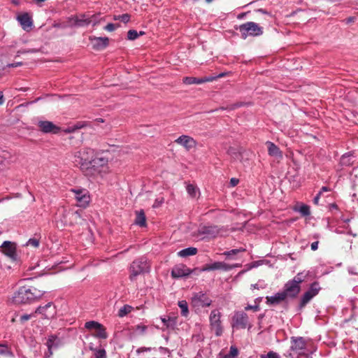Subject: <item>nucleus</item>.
Instances as JSON below:
<instances>
[{
	"label": "nucleus",
	"instance_id": "nucleus-1",
	"mask_svg": "<svg viewBox=\"0 0 358 358\" xmlns=\"http://www.w3.org/2000/svg\"><path fill=\"white\" fill-rule=\"evenodd\" d=\"M44 292V291L39 290L34 287L22 286L14 293L12 301L16 304L31 303L40 299Z\"/></svg>",
	"mask_w": 358,
	"mask_h": 358
},
{
	"label": "nucleus",
	"instance_id": "nucleus-2",
	"mask_svg": "<svg viewBox=\"0 0 358 358\" xmlns=\"http://www.w3.org/2000/svg\"><path fill=\"white\" fill-rule=\"evenodd\" d=\"M309 273V271H305L300 272L292 280L287 281L285 284L284 289L282 292L287 299H294L298 296L301 291L300 284L306 280Z\"/></svg>",
	"mask_w": 358,
	"mask_h": 358
},
{
	"label": "nucleus",
	"instance_id": "nucleus-3",
	"mask_svg": "<svg viewBox=\"0 0 358 358\" xmlns=\"http://www.w3.org/2000/svg\"><path fill=\"white\" fill-rule=\"evenodd\" d=\"M95 151L85 148L78 151L74 155V162L79 165L80 169L86 174L92 173V163Z\"/></svg>",
	"mask_w": 358,
	"mask_h": 358
},
{
	"label": "nucleus",
	"instance_id": "nucleus-4",
	"mask_svg": "<svg viewBox=\"0 0 358 358\" xmlns=\"http://www.w3.org/2000/svg\"><path fill=\"white\" fill-rule=\"evenodd\" d=\"M150 269V264L148 259L141 257L134 260L129 268V279L133 281L136 280V276L144 273L149 272Z\"/></svg>",
	"mask_w": 358,
	"mask_h": 358
},
{
	"label": "nucleus",
	"instance_id": "nucleus-5",
	"mask_svg": "<svg viewBox=\"0 0 358 358\" xmlns=\"http://www.w3.org/2000/svg\"><path fill=\"white\" fill-rule=\"evenodd\" d=\"M238 30L243 39L247 38L248 36H259L264 33L263 27L254 22H247L241 24Z\"/></svg>",
	"mask_w": 358,
	"mask_h": 358
},
{
	"label": "nucleus",
	"instance_id": "nucleus-6",
	"mask_svg": "<svg viewBox=\"0 0 358 358\" xmlns=\"http://www.w3.org/2000/svg\"><path fill=\"white\" fill-rule=\"evenodd\" d=\"M231 327L234 330L240 329H248L252 328V324L249 322L248 315L243 311H235L231 322Z\"/></svg>",
	"mask_w": 358,
	"mask_h": 358
},
{
	"label": "nucleus",
	"instance_id": "nucleus-7",
	"mask_svg": "<svg viewBox=\"0 0 358 358\" xmlns=\"http://www.w3.org/2000/svg\"><path fill=\"white\" fill-rule=\"evenodd\" d=\"M222 313L218 309L211 310L209 315V326L217 337L221 336L224 331L222 324Z\"/></svg>",
	"mask_w": 358,
	"mask_h": 358
},
{
	"label": "nucleus",
	"instance_id": "nucleus-8",
	"mask_svg": "<svg viewBox=\"0 0 358 358\" xmlns=\"http://www.w3.org/2000/svg\"><path fill=\"white\" fill-rule=\"evenodd\" d=\"M211 303L212 300L202 292L194 293L191 299V306L197 310L208 307Z\"/></svg>",
	"mask_w": 358,
	"mask_h": 358
},
{
	"label": "nucleus",
	"instance_id": "nucleus-9",
	"mask_svg": "<svg viewBox=\"0 0 358 358\" xmlns=\"http://www.w3.org/2000/svg\"><path fill=\"white\" fill-rule=\"evenodd\" d=\"M34 314L41 315L43 319L52 320L57 315V308L53 303L49 302L38 307Z\"/></svg>",
	"mask_w": 358,
	"mask_h": 358
},
{
	"label": "nucleus",
	"instance_id": "nucleus-10",
	"mask_svg": "<svg viewBox=\"0 0 358 358\" xmlns=\"http://www.w3.org/2000/svg\"><path fill=\"white\" fill-rule=\"evenodd\" d=\"M81 216L78 211L63 209L61 222L64 225L73 226L78 222Z\"/></svg>",
	"mask_w": 358,
	"mask_h": 358
},
{
	"label": "nucleus",
	"instance_id": "nucleus-11",
	"mask_svg": "<svg viewBox=\"0 0 358 358\" xmlns=\"http://www.w3.org/2000/svg\"><path fill=\"white\" fill-rule=\"evenodd\" d=\"M227 75V73H221L217 76H205L203 78H198L195 77H184L182 79V83L185 85H192V84H202L207 82H213L217 78H222Z\"/></svg>",
	"mask_w": 358,
	"mask_h": 358
},
{
	"label": "nucleus",
	"instance_id": "nucleus-12",
	"mask_svg": "<svg viewBox=\"0 0 358 358\" xmlns=\"http://www.w3.org/2000/svg\"><path fill=\"white\" fill-rule=\"evenodd\" d=\"M16 250V244L8 241H4L0 247V251L12 261H16L17 259Z\"/></svg>",
	"mask_w": 358,
	"mask_h": 358
},
{
	"label": "nucleus",
	"instance_id": "nucleus-13",
	"mask_svg": "<svg viewBox=\"0 0 358 358\" xmlns=\"http://www.w3.org/2000/svg\"><path fill=\"white\" fill-rule=\"evenodd\" d=\"M320 289L319 283L314 282L310 285L308 291H306L301 297L300 307H304L315 296H316Z\"/></svg>",
	"mask_w": 358,
	"mask_h": 358
},
{
	"label": "nucleus",
	"instance_id": "nucleus-14",
	"mask_svg": "<svg viewBox=\"0 0 358 358\" xmlns=\"http://www.w3.org/2000/svg\"><path fill=\"white\" fill-rule=\"evenodd\" d=\"M306 343L303 337H292L290 350L298 355H304Z\"/></svg>",
	"mask_w": 358,
	"mask_h": 358
},
{
	"label": "nucleus",
	"instance_id": "nucleus-15",
	"mask_svg": "<svg viewBox=\"0 0 358 358\" xmlns=\"http://www.w3.org/2000/svg\"><path fill=\"white\" fill-rule=\"evenodd\" d=\"M104 152L102 153H94V157L92 163V173L94 171H98L100 168H102L108 164V157L104 155Z\"/></svg>",
	"mask_w": 358,
	"mask_h": 358
},
{
	"label": "nucleus",
	"instance_id": "nucleus-16",
	"mask_svg": "<svg viewBox=\"0 0 358 358\" xmlns=\"http://www.w3.org/2000/svg\"><path fill=\"white\" fill-rule=\"evenodd\" d=\"M175 143L182 146L187 151H189L191 149L195 148L197 145L196 141L188 135L180 136L175 140Z\"/></svg>",
	"mask_w": 358,
	"mask_h": 358
},
{
	"label": "nucleus",
	"instance_id": "nucleus-17",
	"mask_svg": "<svg viewBox=\"0 0 358 358\" xmlns=\"http://www.w3.org/2000/svg\"><path fill=\"white\" fill-rule=\"evenodd\" d=\"M75 194V198L77 201L78 206L81 207H85L90 202V196L88 194V192L84 189H72L71 190Z\"/></svg>",
	"mask_w": 358,
	"mask_h": 358
},
{
	"label": "nucleus",
	"instance_id": "nucleus-18",
	"mask_svg": "<svg viewBox=\"0 0 358 358\" xmlns=\"http://www.w3.org/2000/svg\"><path fill=\"white\" fill-rule=\"evenodd\" d=\"M90 40L91 41L92 48L95 50H103L109 44V38L108 37L90 36Z\"/></svg>",
	"mask_w": 358,
	"mask_h": 358
},
{
	"label": "nucleus",
	"instance_id": "nucleus-19",
	"mask_svg": "<svg viewBox=\"0 0 358 358\" xmlns=\"http://www.w3.org/2000/svg\"><path fill=\"white\" fill-rule=\"evenodd\" d=\"M38 126L43 133L57 134L60 131V128L50 121H39Z\"/></svg>",
	"mask_w": 358,
	"mask_h": 358
},
{
	"label": "nucleus",
	"instance_id": "nucleus-20",
	"mask_svg": "<svg viewBox=\"0 0 358 358\" xmlns=\"http://www.w3.org/2000/svg\"><path fill=\"white\" fill-rule=\"evenodd\" d=\"M236 266L227 264L223 262H215L213 264H206L202 268V271H214V270H223L229 271L234 268Z\"/></svg>",
	"mask_w": 358,
	"mask_h": 358
},
{
	"label": "nucleus",
	"instance_id": "nucleus-21",
	"mask_svg": "<svg viewBox=\"0 0 358 358\" xmlns=\"http://www.w3.org/2000/svg\"><path fill=\"white\" fill-rule=\"evenodd\" d=\"M190 273V269L183 264L176 266L171 271V275L174 278H182Z\"/></svg>",
	"mask_w": 358,
	"mask_h": 358
},
{
	"label": "nucleus",
	"instance_id": "nucleus-22",
	"mask_svg": "<svg viewBox=\"0 0 358 358\" xmlns=\"http://www.w3.org/2000/svg\"><path fill=\"white\" fill-rule=\"evenodd\" d=\"M69 22L71 26L83 27L89 24L91 20L86 17L85 15H81L80 16L75 15L69 18Z\"/></svg>",
	"mask_w": 358,
	"mask_h": 358
},
{
	"label": "nucleus",
	"instance_id": "nucleus-23",
	"mask_svg": "<svg viewBox=\"0 0 358 358\" xmlns=\"http://www.w3.org/2000/svg\"><path fill=\"white\" fill-rule=\"evenodd\" d=\"M287 298L285 297V294L282 293V292H280L276 293L273 296H266V304L274 306L278 305L281 302L284 301Z\"/></svg>",
	"mask_w": 358,
	"mask_h": 358
},
{
	"label": "nucleus",
	"instance_id": "nucleus-24",
	"mask_svg": "<svg viewBox=\"0 0 358 358\" xmlns=\"http://www.w3.org/2000/svg\"><path fill=\"white\" fill-rule=\"evenodd\" d=\"M17 20L24 30L30 29L33 24L31 17L28 13H23L17 16Z\"/></svg>",
	"mask_w": 358,
	"mask_h": 358
},
{
	"label": "nucleus",
	"instance_id": "nucleus-25",
	"mask_svg": "<svg viewBox=\"0 0 358 358\" xmlns=\"http://www.w3.org/2000/svg\"><path fill=\"white\" fill-rule=\"evenodd\" d=\"M266 144L267 145L268 152L270 156L275 157L278 159L282 158V153L277 145L271 141H267Z\"/></svg>",
	"mask_w": 358,
	"mask_h": 358
},
{
	"label": "nucleus",
	"instance_id": "nucleus-26",
	"mask_svg": "<svg viewBox=\"0 0 358 358\" xmlns=\"http://www.w3.org/2000/svg\"><path fill=\"white\" fill-rule=\"evenodd\" d=\"M201 233L208 237H215L219 234V229L216 226H205L201 229Z\"/></svg>",
	"mask_w": 358,
	"mask_h": 358
},
{
	"label": "nucleus",
	"instance_id": "nucleus-27",
	"mask_svg": "<svg viewBox=\"0 0 358 358\" xmlns=\"http://www.w3.org/2000/svg\"><path fill=\"white\" fill-rule=\"evenodd\" d=\"M46 345L48 348L49 356L52 355V349L58 346V339L55 336H50L48 337Z\"/></svg>",
	"mask_w": 358,
	"mask_h": 358
},
{
	"label": "nucleus",
	"instance_id": "nucleus-28",
	"mask_svg": "<svg viewBox=\"0 0 358 358\" xmlns=\"http://www.w3.org/2000/svg\"><path fill=\"white\" fill-rule=\"evenodd\" d=\"M186 190H187L188 194L192 198H194V199L198 198L200 195L199 189L195 185H193V184L187 185Z\"/></svg>",
	"mask_w": 358,
	"mask_h": 358
},
{
	"label": "nucleus",
	"instance_id": "nucleus-29",
	"mask_svg": "<svg viewBox=\"0 0 358 358\" xmlns=\"http://www.w3.org/2000/svg\"><path fill=\"white\" fill-rule=\"evenodd\" d=\"M196 253L197 249L196 248L189 247L179 251L178 255L181 257H187L195 255Z\"/></svg>",
	"mask_w": 358,
	"mask_h": 358
},
{
	"label": "nucleus",
	"instance_id": "nucleus-30",
	"mask_svg": "<svg viewBox=\"0 0 358 358\" xmlns=\"http://www.w3.org/2000/svg\"><path fill=\"white\" fill-rule=\"evenodd\" d=\"M135 224L140 227H145L146 218L143 210L136 212V217L135 220Z\"/></svg>",
	"mask_w": 358,
	"mask_h": 358
},
{
	"label": "nucleus",
	"instance_id": "nucleus-31",
	"mask_svg": "<svg viewBox=\"0 0 358 358\" xmlns=\"http://www.w3.org/2000/svg\"><path fill=\"white\" fill-rule=\"evenodd\" d=\"M353 158H354V157L352 156V155H350V154L343 155L341 158L340 163H341V166H351L354 164V162H355Z\"/></svg>",
	"mask_w": 358,
	"mask_h": 358
},
{
	"label": "nucleus",
	"instance_id": "nucleus-32",
	"mask_svg": "<svg viewBox=\"0 0 358 358\" xmlns=\"http://www.w3.org/2000/svg\"><path fill=\"white\" fill-rule=\"evenodd\" d=\"M0 355L6 356L10 358L14 357L13 352L7 345L0 343Z\"/></svg>",
	"mask_w": 358,
	"mask_h": 358
},
{
	"label": "nucleus",
	"instance_id": "nucleus-33",
	"mask_svg": "<svg viewBox=\"0 0 358 358\" xmlns=\"http://www.w3.org/2000/svg\"><path fill=\"white\" fill-rule=\"evenodd\" d=\"M85 124L83 122H78L76 124L68 127L65 130L64 132L66 134H71L75 132L76 130L82 129L85 127Z\"/></svg>",
	"mask_w": 358,
	"mask_h": 358
},
{
	"label": "nucleus",
	"instance_id": "nucleus-34",
	"mask_svg": "<svg viewBox=\"0 0 358 358\" xmlns=\"http://www.w3.org/2000/svg\"><path fill=\"white\" fill-rule=\"evenodd\" d=\"M178 306L180 308L181 315L183 317H187L189 315V309L187 302L185 300L180 301L178 302Z\"/></svg>",
	"mask_w": 358,
	"mask_h": 358
},
{
	"label": "nucleus",
	"instance_id": "nucleus-35",
	"mask_svg": "<svg viewBox=\"0 0 358 358\" xmlns=\"http://www.w3.org/2000/svg\"><path fill=\"white\" fill-rule=\"evenodd\" d=\"M133 308L129 305H124L122 306L118 312V316L120 317H123L129 313L132 310Z\"/></svg>",
	"mask_w": 358,
	"mask_h": 358
},
{
	"label": "nucleus",
	"instance_id": "nucleus-36",
	"mask_svg": "<svg viewBox=\"0 0 358 358\" xmlns=\"http://www.w3.org/2000/svg\"><path fill=\"white\" fill-rule=\"evenodd\" d=\"M295 211H299L302 216H308L310 214V207L307 205H302L299 208H294Z\"/></svg>",
	"mask_w": 358,
	"mask_h": 358
},
{
	"label": "nucleus",
	"instance_id": "nucleus-37",
	"mask_svg": "<svg viewBox=\"0 0 358 358\" xmlns=\"http://www.w3.org/2000/svg\"><path fill=\"white\" fill-rule=\"evenodd\" d=\"M96 336L100 338H106L108 337V334L106 331V329L103 327L102 324H101L100 328L96 329Z\"/></svg>",
	"mask_w": 358,
	"mask_h": 358
},
{
	"label": "nucleus",
	"instance_id": "nucleus-38",
	"mask_svg": "<svg viewBox=\"0 0 358 358\" xmlns=\"http://www.w3.org/2000/svg\"><path fill=\"white\" fill-rule=\"evenodd\" d=\"M101 324L100 323L97 322H95V321H90V322H87L85 324V327L87 329H98V328H100L101 327Z\"/></svg>",
	"mask_w": 358,
	"mask_h": 358
},
{
	"label": "nucleus",
	"instance_id": "nucleus-39",
	"mask_svg": "<svg viewBox=\"0 0 358 358\" xmlns=\"http://www.w3.org/2000/svg\"><path fill=\"white\" fill-rule=\"evenodd\" d=\"M238 349L232 345L230 347V349H229V353L226 356L227 358H235L238 356Z\"/></svg>",
	"mask_w": 358,
	"mask_h": 358
},
{
	"label": "nucleus",
	"instance_id": "nucleus-40",
	"mask_svg": "<svg viewBox=\"0 0 358 358\" xmlns=\"http://www.w3.org/2000/svg\"><path fill=\"white\" fill-rule=\"evenodd\" d=\"M114 20H120L122 22H123L124 23H127L130 20V15L127 13H125V14H122V15H115L114 17Z\"/></svg>",
	"mask_w": 358,
	"mask_h": 358
},
{
	"label": "nucleus",
	"instance_id": "nucleus-41",
	"mask_svg": "<svg viewBox=\"0 0 358 358\" xmlns=\"http://www.w3.org/2000/svg\"><path fill=\"white\" fill-rule=\"evenodd\" d=\"M246 250L245 248H241L239 249H233L231 250H229V251H226L223 253L224 255L227 256V257H229L231 255H236L239 252H245Z\"/></svg>",
	"mask_w": 358,
	"mask_h": 358
},
{
	"label": "nucleus",
	"instance_id": "nucleus-42",
	"mask_svg": "<svg viewBox=\"0 0 358 358\" xmlns=\"http://www.w3.org/2000/svg\"><path fill=\"white\" fill-rule=\"evenodd\" d=\"M27 245L36 248L39 246V240L36 238H30L27 241Z\"/></svg>",
	"mask_w": 358,
	"mask_h": 358
},
{
	"label": "nucleus",
	"instance_id": "nucleus-43",
	"mask_svg": "<svg viewBox=\"0 0 358 358\" xmlns=\"http://www.w3.org/2000/svg\"><path fill=\"white\" fill-rule=\"evenodd\" d=\"M260 358H280V356L278 353L273 351H270L266 355H261Z\"/></svg>",
	"mask_w": 358,
	"mask_h": 358
},
{
	"label": "nucleus",
	"instance_id": "nucleus-44",
	"mask_svg": "<svg viewBox=\"0 0 358 358\" xmlns=\"http://www.w3.org/2000/svg\"><path fill=\"white\" fill-rule=\"evenodd\" d=\"M138 36V34L136 30H129L127 33V38L129 40H135Z\"/></svg>",
	"mask_w": 358,
	"mask_h": 358
},
{
	"label": "nucleus",
	"instance_id": "nucleus-45",
	"mask_svg": "<svg viewBox=\"0 0 358 358\" xmlns=\"http://www.w3.org/2000/svg\"><path fill=\"white\" fill-rule=\"evenodd\" d=\"M96 358H106V353L105 350H99L95 353Z\"/></svg>",
	"mask_w": 358,
	"mask_h": 358
},
{
	"label": "nucleus",
	"instance_id": "nucleus-46",
	"mask_svg": "<svg viewBox=\"0 0 358 358\" xmlns=\"http://www.w3.org/2000/svg\"><path fill=\"white\" fill-rule=\"evenodd\" d=\"M164 198H162H162H158V199H157L155 201V202H154V203L152 205V207L153 208H158V207H159L164 203Z\"/></svg>",
	"mask_w": 358,
	"mask_h": 358
},
{
	"label": "nucleus",
	"instance_id": "nucleus-47",
	"mask_svg": "<svg viewBox=\"0 0 358 358\" xmlns=\"http://www.w3.org/2000/svg\"><path fill=\"white\" fill-rule=\"evenodd\" d=\"M34 316V314H31V315H28V314H24V315H22L20 316V322H24L25 321H27L29 320L31 317Z\"/></svg>",
	"mask_w": 358,
	"mask_h": 358
},
{
	"label": "nucleus",
	"instance_id": "nucleus-48",
	"mask_svg": "<svg viewBox=\"0 0 358 358\" xmlns=\"http://www.w3.org/2000/svg\"><path fill=\"white\" fill-rule=\"evenodd\" d=\"M116 28V26L113 23L108 24L105 27L104 29L108 31H113Z\"/></svg>",
	"mask_w": 358,
	"mask_h": 358
},
{
	"label": "nucleus",
	"instance_id": "nucleus-49",
	"mask_svg": "<svg viewBox=\"0 0 358 358\" xmlns=\"http://www.w3.org/2000/svg\"><path fill=\"white\" fill-rule=\"evenodd\" d=\"M259 306L248 305L247 306L245 307V310H252L254 311H257V310H259Z\"/></svg>",
	"mask_w": 358,
	"mask_h": 358
},
{
	"label": "nucleus",
	"instance_id": "nucleus-50",
	"mask_svg": "<svg viewBox=\"0 0 358 358\" xmlns=\"http://www.w3.org/2000/svg\"><path fill=\"white\" fill-rule=\"evenodd\" d=\"M147 329V327L145 325H137L136 327V330L140 333H144Z\"/></svg>",
	"mask_w": 358,
	"mask_h": 358
},
{
	"label": "nucleus",
	"instance_id": "nucleus-51",
	"mask_svg": "<svg viewBox=\"0 0 358 358\" xmlns=\"http://www.w3.org/2000/svg\"><path fill=\"white\" fill-rule=\"evenodd\" d=\"M257 11L261 12L265 15V16H266L265 20H268L270 18H271V14L269 13H268L267 11H266L265 10L259 9Z\"/></svg>",
	"mask_w": 358,
	"mask_h": 358
},
{
	"label": "nucleus",
	"instance_id": "nucleus-52",
	"mask_svg": "<svg viewBox=\"0 0 358 358\" xmlns=\"http://www.w3.org/2000/svg\"><path fill=\"white\" fill-rule=\"evenodd\" d=\"M193 338L195 340V341H203L204 340V336L201 334L198 335H193Z\"/></svg>",
	"mask_w": 358,
	"mask_h": 358
},
{
	"label": "nucleus",
	"instance_id": "nucleus-53",
	"mask_svg": "<svg viewBox=\"0 0 358 358\" xmlns=\"http://www.w3.org/2000/svg\"><path fill=\"white\" fill-rule=\"evenodd\" d=\"M318 244H319L318 241H315V242L312 243L311 250L313 251L316 250L318 248Z\"/></svg>",
	"mask_w": 358,
	"mask_h": 358
},
{
	"label": "nucleus",
	"instance_id": "nucleus-54",
	"mask_svg": "<svg viewBox=\"0 0 358 358\" xmlns=\"http://www.w3.org/2000/svg\"><path fill=\"white\" fill-rule=\"evenodd\" d=\"M321 194H322V191H320L319 193L314 198L313 201H314L315 204H318L319 199H320V197Z\"/></svg>",
	"mask_w": 358,
	"mask_h": 358
},
{
	"label": "nucleus",
	"instance_id": "nucleus-55",
	"mask_svg": "<svg viewBox=\"0 0 358 358\" xmlns=\"http://www.w3.org/2000/svg\"><path fill=\"white\" fill-rule=\"evenodd\" d=\"M162 321L164 323V324L166 325L167 327H169L170 326V324H169L171 322L170 318H169V319L162 318Z\"/></svg>",
	"mask_w": 358,
	"mask_h": 358
},
{
	"label": "nucleus",
	"instance_id": "nucleus-56",
	"mask_svg": "<svg viewBox=\"0 0 358 358\" xmlns=\"http://www.w3.org/2000/svg\"><path fill=\"white\" fill-rule=\"evenodd\" d=\"M150 350V348H149L142 347V348H138V349L136 350V352H137V353H141V352H142L148 351V350Z\"/></svg>",
	"mask_w": 358,
	"mask_h": 358
},
{
	"label": "nucleus",
	"instance_id": "nucleus-57",
	"mask_svg": "<svg viewBox=\"0 0 358 358\" xmlns=\"http://www.w3.org/2000/svg\"><path fill=\"white\" fill-rule=\"evenodd\" d=\"M230 182L233 187L236 186L238 183V180L236 178H231Z\"/></svg>",
	"mask_w": 358,
	"mask_h": 358
},
{
	"label": "nucleus",
	"instance_id": "nucleus-58",
	"mask_svg": "<svg viewBox=\"0 0 358 358\" xmlns=\"http://www.w3.org/2000/svg\"><path fill=\"white\" fill-rule=\"evenodd\" d=\"M4 103V97L3 92L0 91V106Z\"/></svg>",
	"mask_w": 358,
	"mask_h": 358
},
{
	"label": "nucleus",
	"instance_id": "nucleus-59",
	"mask_svg": "<svg viewBox=\"0 0 358 358\" xmlns=\"http://www.w3.org/2000/svg\"><path fill=\"white\" fill-rule=\"evenodd\" d=\"M22 64L21 62H17V63H15V64H9L8 65V67H17L18 66H20Z\"/></svg>",
	"mask_w": 358,
	"mask_h": 358
},
{
	"label": "nucleus",
	"instance_id": "nucleus-60",
	"mask_svg": "<svg viewBox=\"0 0 358 358\" xmlns=\"http://www.w3.org/2000/svg\"><path fill=\"white\" fill-rule=\"evenodd\" d=\"M260 288H262H262H264V287H262V286H259V285H258V284H254V285H251V289H260Z\"/></svg>",
	"mask_w": 358,
	"mask_h": 358
},
{
	"label": "nucleus",
	"instance_id": "nucleus-61",
	"mask_svg": "<svg viewBox=\"0 0 358 358\" xmlns=\"http://www.w3.org/2000/svg\"><path fill=\"white\" fill-rule=\"evenodd\" d=\"M320 191H322V193L323 192H328V191H330V189H329L327 187H322L321 188V190H320Z\"/></svg>",
	"mask_w": 358,
	"mask_h": 358
},
{
	"label": "nucleus",
	"instance_id": "nucleus-62",
	"mask_svg": "<svg viewBox=\"0 0 358 358\" xmlns=\"http://www.w3.org/2000/svg\"><path fill=\"white\" fill-rule=\"evenodd\" d=\"M352 21V17H350L348 19V22H350Z\"/></svg>",
	"mask_w": 358,
	"mask_h": 358
},
{
	"label": "nucleus",
	"instance_id": "nucleus-63",
	"mask_svg": "<svg viewBox=\"0 0 358 358\" xmlns=\"http://www.w3.org/2000/svg\"><path fill=\"white\" fill-rule=\"evenodd\" d=\"M206 1V3H211L213 0H205Z\"/></svg>",
	"mask_w": 358,
	"mask_h": 358
},
{
	"label": "nucleus",
	"instance_id": "nucleus-64",
	"mask_svg": "<svg viewBox=\"0 0 358 358\" xmlns=\"http://www.w3.org/2000/svg\"><path fill=\"white\" fill-rule=\"evenodd\" d=\"M349 221H350L349 219L344 220V222H346V223L348 222Z\"/></svg>",
	"mask_w": 358,
	"mask_h": 358
}]
</instances>
